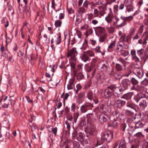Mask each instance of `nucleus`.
Masks as SVG:
<instances>
[{"instance_id":"48","label":"nucleus","mask_w":148,"mask_h":148,"mask_svg":"<svg viewBox=\"0 0 148 148\" xmlns=\"http://www.w3.org/2000/svg\"><path fill=\"white\" fill-rule=\"evenodd\" d=\"M79 143L77 141L73 143V148H79Z\"/></svg>"},{"instance_id":"14","label":"nucleus","mask_w":148,"mask_h":148,"mask_svg":"<svg viewBox=\"0 0 148 148\" xmlns=\"http://www.w3.org/2000/svg\"><path fill=\"white\" fill-rule=\"evenodd\" d=\"M126 102L121 100H117L115 102V106L118 108H121L123 106L125 105Z\"/></svg>"},{"instance_id":"27","label":"nucleus","mask_w":148,"mask_h":148,"mask_svg":"<svg viewBox=\"0 0 148 148\" xmlns=\"http://www.w3.org/2000/svg\"><path fill=\"white\" fill-rule=\"evenodd\" d=\"M117 60L121 62L124 66H126L129 63V62L125 61V60L121 57L120 58Z\"/></svg>"},{"instance_id":"61","label":"nucleus","mask_w":148,"mask_h":148,"mask_svg":"<svg viewBox=\"0 0 148 148\" xmlns=\"http://www.w3.org/2000/svg\"><path fill=\"white\" fill-rule=\"evenodd\" d=\"M123 42V45H124L125 46H123V48L125 49L128 48V42L127 41H122Z\"/></svg>"},{"instance_id":"22","label":"nucleus","mask_w":148,"mask_h":148,"mask_svg":"<svg viewBox=\"0 0 148 148\" xmlns=\"http://www.w3.org/2000/svg\"><path fill=\"white\" fill-rule=\"evenodd\" d=\"M113 93L108 89H107L105 90L103 94L106 98H108L111 97Z\"/></svg>"},{"instance_id":"19","label":"nucleus","mask_w":148,"mask_h":148,"mask_svg":"<svg viewBox=\"0 0 148 148\" xmlns=\"http://www.w3.org/2000/svg\"><path fill=\"white\" fill-rule=\"evenodd\" d=\"M130 89L131 90H134L137 92H141L143 90L142 87L138 85H133L131 87Z\"/></svg>"},{"instance_id":"32","label":"nucleus","mask_w":148,"mask_h":148,"mask_svg":"<svg viewBox=\"0 0 148 148\" xmlns=\"http://www.w3.org/2000/svg\"><path fill=\"white\" fill-rule=\"evenodd\" d=\"M121 18L122 19L123 21V23H121L120 22V24L117 25V27L118 28L121 27L123 26H124L126 23V22H125L126 17L121 16Z\"/></svg>"},{"instance_id":"58","label":"nucleus","mask_w":148,"mask_h":148,"mask_svg":"<svg viewBox=\"0 0 148 148\" xmlns=\"http://www.w3.org/2000/svg\"><path fill=\"white\" fill-rule=\"evenodd\" d=\"M9 13L11 14H13L14 13V10H12V7L11 5L9 6L8 8Z\"/></svg>"},{"instance_id":"24","label":"nucleus","mask_w":148,"mask_h":148,"mask_svg":"<svg viewBox=\"0 0 148 148\" xmlns=\"http://www.w3.org/2000/svg\"><path fill=\"white\" fill-rule=\"evenodd\" d=\"M143 30V27L141 26L140 28L138 33H137L135 36L133 38L134 40H137L139 38L140 34H141Z\"/></svg>"},{"instance_id":"40","label":"nucleus","mask_w":148,"mask_h":148,"mask_svg":"<svg viewBox=\"0 0 148 148\" xmlns=\"http://www.w3.org/2000/svg\"><path fill=\"white\" fill-rule=\"evenodd\" d=\"M108 32L110 33H113L114 31V28L111 25L109 27H108L107 28Z\"/></svg>"},{"instance_id":"25","label":"nucleus","mask_w":148,"mask_h":148,"mask_svg":"<svg viewBox=\"0 0 148 148\" xmlns=\"http://www.w3.org/2000/svg\"><path fill=\"white\" fill-rule=\"evenodd\" d=\"M126 106L128 108L134 109L135 108V104L130 101H128L126 103Z\"/></svg>"},{"instance_id":"46","label":"nucleus","mask_w":148,"mask_h":148,"mask_svg":"<svg viewBox=\"0 0 148 148\" xmlns=\"http://www.w3.org/2000/svg\"><path fill=\"white\" fill-rule=\"evenodd\" d=\"M148 80L147 79H145L143 81L141 82V84L142 85V86H143L144 87V86H146L148 84Z\"/></svg>"},{"instance_id":"20","label":"nucleus","mask_w":148,"mask_h":148,"mask_svg":"<svg viewBox=\"0 0 148 148\" xmlns=\"http://www.w3.org/2000/svg\"><path fill=\"white\" fill-rule=\"evenodd\" d=\"M133 92H129L126 94H124L121 97V98H124L127 100H130L132 98L133 95Z\"/></svg>"},{"instance_id":"37","label":"nucleus","mask_w":148,"mask_h":148,"mask_svg":"<svg viewBox=\"0 0 148 148\" xmlns=\"http://www.w3.org/2000/svg\"><path fill=\"white\" fill-rule=\"evenodd\" d=\"M112 115L114 117V118L116 119L119 117L120 115V113L118 111L115 110L113 112Z\"/></svg>"},{"instance_id":"12","label":"nucleus","mask_w":148,"mask_h":148,"mask_svg":"<svg viewBox=\"0 0 148 148\" xmlns=\"http://www.w3.org/2000/svg\"><path fill=\"white\" fill-rule=\"evenodd\" d=\"M130 81L128 79H123L121 83L122 86L128 88V86L130 85Z\"/></svg>"},{"instance_id":"9","label":"nucleus","mask_w":148,"mask_h":148,"mask_svg":"<svg viewBox=\"0 0 148 148\" xmlns=\"http://www.w3.org/2000/svg\"><path fill=\"white\" fill-rule=\"evenodd\" d=\"M133 73L139 78H142L143 75V72L139 68H135L133 70Z\"/></svg>"},{"instance_id":"55","label":"nucleus","mask_w":148,"mask_h":148,"mask_svg":"<svg viewBox=\"0 0 148 148\" xmlns=\"http://www.w3.org/2000/svg\"><path fill=\"white\" fill-rule=\"evenodd\" d=\"M71 123L69 122L68 121H66L65 122V125L66 127V128L68 130H69L70 128Z\"/></svg>"},{"instance_id":"16","label":"nucleus","mask_w":148,"mask_h":148,"mask_svg":"<svg viewBox=\"0 0 148 148\" xmlns=\"http://www.w3.org/2000/svg\"><path fill=\"white\" fill-rule=\"evenodd\" d=\"M131 54L132 57V59L136 62H139L140 61L139 58L136 55V52L134 50H132L131 51Z\"/></svg>"},{"instance_id":"56","label":"nucleus","mask_w":148,"mask_h":148,"mask_svg":"<svg viewBox=\"0 0 148 148\" xmlns=\"http://www.w3.org/2000/svg\"><path fill=\"white\" fill-rule=\"evenodd\" d=\"M87 41L86 40H85L83 45L82 47V49L83 50H85L87 48Z\"/></svg>"},{"instance_id":"33","label":"nucleus","mask_w":148,"mask_h":148,"mask_svg":"<svg viewBox=\"0 0 148 148\" xmlns=\"http://www.w3.org/2000/svg\"><path fill=\"white\" fill-rule=\"evenodd\" d=\"M86 54L89 57H93L95 56V54L94 52L90 50H88L85 51Z\"/></svg>"},{"instance_id":"30","label":"nucleus","mask_w":148,"mask_h":148,"mask_svg":"<svg viewBox=\"0 0 148 148\" xmlns=\"http://www.w3.org/2000/svg\"><path fill=\"white\" fill-rule=\"evenodd\" d=\"M119 148H127L126 143L124 140H122L120 141Z\"/></svg>"},{"instance_id":"47","label":"nucleus","mask_w":148,"mask_h":148,"mask_svg":"<svg viewBox=\"0 0 148 148\" xmlns=\"http://www.w3.org/2000/svg\"><path fill=\"white\" fill-rule=\"evenodd\" d=\"M58 11H61V10H59ZM60 13L59 16V18L60 19H62L64 18V11H62L61 12L60 11Z\"/></svg>"},{"instance_id":"5","label":"nucleus","mask_w":148,"mask_h":148,"mask_svg":"<svg viewBox=\"0 0 148 148\" xmlns=\"http://www.w3.org/2000/svg\"><path fill=\"white\" fill-rule=\"evenodd\" d=\"M113 137L112 134L111 133H103L101 135V139L104 141L110 142Z\"/></svg>"},{"instance_id":"21","label":"nucleus","mask_w":148,"mask_h":148,"mask_svg":"<svg viewBox=\"0 0 148 148\" xmlns=\"http://www.w3.org/2000/svg\"><path fill=\"white\" fill-rule=\"evenodd\" d=\"M108 89L111 90V92H113V94L115 96V92H116L118 90V88L115 85H113L108 87Z\"/></svg>"},{"instance_id":"60","label":"nucleus","mask_w":148,"mask_h":148,"mask_svg":"<svg viewBox=\"0 0 148 148\" xmlns=\"http://www.w3.org/2000/svg\"><path fill=\"white\" fill-rule=\"evenodd\" d=\"M105 36H101L99 38V41L101 42H103L105 40Z\"/></svg>"},{"instance_id":"34","label":"nucleus","mask_w":148,"mask_h":148,"mask_svg":"<svg viewBox=\"0 0 148 148\" xmlns=\"http://www.w3.org/2000/svg\"><path fill=\"white\" fill-rule=\"evenodd\" d=\"M92 33L93 30L92 29L90 28L87 30L86 32H85L84 34L86 36V37L87 38L88 36L92 34Z\"/></svg>"},{"instance_id":"52","label":"nucleus","mask_w":148,"mask_h":148,"mask_svg":"<svg viewBox=\"0 0 148 148\" xmlns=\"http://www.w3.org/2000/svg\"><path fill=\"white\" fill-rule=\"evenodd\" d=\"M135 29L134 28H131L130 31L129 35L130 36H132L133 35L135 31Z\"/></svg>"},{"instance_id":"28","label":"nucleus","mask_w":148,"mask_h":148,"mask_svg":"<svg viewBox=\"0 0 148 148\" xmlns=\"http://www.w3.org/2000/svg\"><path fill=\"white\" fill-rule=\"evenodd\" d=\"M134 7L133 6L131 5H127L126 6V11L128 12H133L134 11Z\"/></svg>"},{"instance_id":"1","label":"nucleus","mask_w":148,"mask_h":148,"mask_svg":"<svg viewBox=\"0 0 148 148\" xmlns=\"http://www.w3.org/2000/svg\"><path fill=\"white\" fill-rule=\"evenodd\" d=\"M77 54L76 48L73 47L68 51L67 55L68 58L70 57V63L71 70L73 72L75 71L76 69V61L77 60L76 56Z\"/></svg>"},{"instance_id":"54","label":"nucleus","mask_w":148,"mask_h":148,"mask_svg":"<svg viewBox=\"0 0 148 148\" xmlns=\"http://www.w3.org/2000/svg\"><path fill=\"white\" fill-rule=\"evenodd\" d=\"M88 27V24H85L84 25L81 27L80 29L82 30H84V29H87Z\"/></svg>"},{"instance_id":"6","label":"nucleus","mask_w":148,"mask_h":148,"mask_svg":"<svg viewBox=\"0 0 148 148\" xmlns=\"http://www.w3.org/2000/svg\"><path fill=\"white\" fill-rule=\"evenodd\" d=\"M111 117L107 114H101L99 117V121L101 123H103L108 120L110 119Z\"/></svg>"},{"instance_id":"49","label":"nucleus","mask_w":148,"mask_h":148,"mask_svg":"<svg viewBox=\"0 0 148 148\" xmlns=\"http://www.w3.org/2000/svg\"><path fill=\"white\" fill-rule=\"evenodd\" d=\"M79 115V114L78 112H76L74 113V121L75 122H76L77 121V120L78 117V116Z\"/></svg>"},{"instance_id":"38","label":"nucleus","mask_w":148,"mask_h":148,"mask_svg":"<svg viewBox=\"0 0 148 148\" xmlns=\"http://www.w3.org/2000/svg\"><path fill=\"white\" fill-rule=\"evenodd\" d=\"M131 82L133 85H137L138 83V81L134 77H132L131 79Z\"/></svg>"},{"instance_id":"35","label":"nucleus","mask_w":148,"mask_h":148,"mask_svg":"<svg viewBox=\"0 0 148 148\" xmlns=\"http://www.w3.org/2000/svg\"><path fill=\"white\" fill-rule=\"evenodd\" d=\"M109 75L117 79H118V78L116 77V75H118L114 71L113 69H112L111 71L109 73Z\"/></svg>"},{"instance_id":"50","label":"nucleus","mask_w":148,"mask_h":148,"mask_svg":"<svg viewBox=\"0 0 148 148\" xmlns=\"http://www.w3.org/2000/svg\"><path fill=\"white\" fill-rule=\"evenodd\" d=\"M61 23L62 22L61 21L59 20H58L56 21L55 25L56 27H60L61 26Z\"/></svg>"},{"instance_id":"7","label":"nucleus","mask_w":148,"mask_h":148,"mask_svg":"<svg viewBox=\"0 0 148 148\" xmlns=\"http://www.w3.org/2000/svg\"><path fill=\"white\" fill-rule=\"evenodd\" d=\"M98 67L100 69L101 71L108 72L109 69V67L107 64H106L103 61H102L99 63Z\"/></svg>"},{"instance_id":"51","label":"nucleus","mask_w":148,"mask_h":148,"mask_svg":"<svg viewBox=\"0 0 148 148\" xmlns=\"http://www.w3.org/2000/svg\"><path fill=\"white\" fill-rule=\"evenodd\" d=\"M95 132V130L93 129H91L89 131L88 133L87 134V136L88 137V135H92L94 134V133Z\"/></svg>"},{"instance_id":"11","label":"nucleus","mask_w":148,"mask_h":148,"mask_svg":"<svg viewBox=\"0 0 148 148\" xmlns=\"http://www.w3.org/2000/svg\"><path fill=\"white\" fill-rule=\"evenodd\" d=\"M139 101H140L139 106L142 108H143L147 106L146 99L144 98H142L138 100H136L137 102H138Z\"/></svg>"},{"instance_id":"59","label":"nucleus","mask_w":148,"mask_h":148,"mask_svg":"<svg viewBox=\"0 0 148 148\" xmlns=\"http://www.w3.org/2000/svg\"><path fill=\"white\" fill-rule=\"evenodd\" d=\"M134 18V17L132 16H130L128 17H126V19L125 21H127L128 22H130L131 21L132 19Z\"/></svg>"},{"instance_id":"4","label":"nucleus","mask_w":148,"mask_h":148,"mask_svg":"<svg viewBox=\"0 0 148 148\" xmlns=\"http://www.w3.org/2000/svg\"><path fill=\"white\" fill-rule=\"evenodd\" d=\"M137 53L140 58V62H145L147 60L146 56L144 50L143 49H141L138 50Z\"/></svg>"},{"instance_id":"63","label":"nucleus","mask_w":148,"mask_h":148,"mask_svg":"<svg viewBox=\"0 0 148 148\" xmlns=\"http://www.w3.org/2000/svg\"><path fill=\"white\" fill-rule=\"evenodd\" d=\"M125 114L128 116H131L134 114V113L131 111L127 110L125 112Z\"/></svg>"},{"instance_id":"15","label":"nucleus","mask_w":148,"mask_h":148,"mask_svg":"<svg viewBox=\"0 0 148 148\" xmlns=\"http://www.w3.org/2000/svg\"><path fill=\"white\" fill-rule=\"evenodd\" d=\"M98 9L99 10V14L101 16H103L106 14L107 10L106 7L100 6L98 7Z\"/></svg>"},{"instance_id":"29","label":"nucleus","mask_w":148,"mask_h":148,"mask_svg":"<svg viewBox=\"0 0 148 148\" xmlns=\"http://www.w3.org/2000/svg\"><path fill=\"white\" fill-rule=\"evenodd\" d=\"M121 56H122L124 57H126L129 54V52L127 50H125L122 49L121 51L119 53Z\"/></svg>"},{"instance_id":"57","label":"nucleus","mask_w":148,"mask_h":148,"mask_svg":"<svg viewBox=\"0 0 148 148\" xmlns=\"http://www.w3.org/2000/svg\"><path fill=\"white\" fill-rule=\"evenodd\" d=\"M95 51L97 53H100L103 55L104 54L101 51L100 47H97L95 49Z\"/></svg>"},{"instance_id":"41","label":"nucleus","mask_w":148,"mask_h":148,"mask_svg":"<svg viewBox=\"0 0 148 148\" xmlns=\"http://www.w3.org/2000/svg\"><path fill=\"white\" fill-rule=\"evenodd\" d=\"M144 125V124H143L142 122L139 121L138 122H137L136 123V127L137 129V128H139L140 127H142Z\"/></svg>"},{"instance_id":"13","label":"nucleus","mask_w":148,"mask_h":148,"mask_svg":"<svg viewBox=\"0 0 148 148\" xmlns=\"http://www.w3.org/2000/svg\"><path fill=\"white\" fill-rule=\"evenodd\" d=\"M75 81V79L73 77L70 79L67 85V88L68 90L73 89L74 86V82Z\"/></svg>"},{"instance_id":"45","label":"nucleus","mask_w":148,"mask_h":148,"mask_svg":"<svg viewBox=\"0 0 148 148\" xmlns=\"http://www.w3.org/2000/svg\"><path fill=\"white\" fill-rule=\"evenodd\" d=\"M94 96L93 93L91 92H89L88 93L87 97L88 99H89L91 100L93 98Z\"/></svg>"},{"instance_id":"53","label":"nucleus","mask_w":148,"mask_h":148,"mask_svg":"<svg viewBox=\"0 0 148 148\" xmlns=\"http://www.w3.org/2000/svg\"><path fill=\"white\" fill-rule=\"evenodd\" d=\"M76 105L74 103H72L71 107V109L72 112H75V110Z\"/></svg>"},{"instance_id":"2","label":"nucleus","mask_w":148,"mask_h":148,"mask_svg":"<svg viewBox=\"0 0 148 148\" xmlns=\"http://www.w3.org/2000/svg\"><path fill=\"white\" fill-rule=\"evenodd\" d=\"M111 14H108L105 18L106 21L108 23H110L111 25L115 26L117 23L120 24V19L116 16Z\"/></svg>"},{"instance_id":"36","label":"nucleus","mask_w":148,"mask_h":148,"mask_svg":"<svg viewBox=\"0 0 148 148\" xmlns=\"http://www.w3.org/2000/svg\"><path fill=\"white\" fill-rule=\"evenodd\" d=\"M93 14L94 17H99L100 15L99 10L97 8L94 9Z\"/></svg>"},{"instance_id":"26","label":"nucleus","mask_w":148,"mask_h":148,"mask_svg":"<svg viewBox=\"0 0 148 148\" xmlns=\"http://www.w3.org/2000/svg\"><path fill=\"white\" fill-rule=\"evenodd\" d=\"M70 143L68 141H66L62 143L60 145V148H69Z\"/></svg>"},{"instance_id":"18","label":"nucleus","mask_w":148,"mask_h":148,"mask_svg":"<svg viewBox=\"0 0 148 148\" xmlns=\"http://www.w3.org/2000/svg\"><path fill=\"white\" fill-rule=\"evenodd\" d=\"M132 134H134V136L136 137H141L143 136L142 133L141 132H139L138 129L136 128H135L132 132Z\"/></svg>"},{"instance_id":"64","label":"nucleus","mask_w":148,"mask_h":148,"mask_svg":"<svg viewBox=\"0 0 148 148\" xmlns=\"http://www.w3.org/2000/svg\"><path fill=\"white\" fill-rule=\"evenodd\" d=\"M83 75L81 73H79L77 75V78L78 79H82L83 77Z\"/></svg>"},{"instance_id":"17","label":"nucleus","mask_w":148,"mask_h":148,"mask_svg":"<svg viewBox=\"0 0 148 148\" xmlns=\"http://www.w3.org/2000/svg\"><path fill=\"white\" fill-rule=\"evenodd\" d=\"M114 120L110 119L108 125L110 126H113L114 127H116L118 125V121L116 119L113 118Z\"/></svg>"},{"instance_id":"8","label":"nucleus","mask_w":148,"mask_h":148,"mask_svg":"<svg viewBox=\"0 0 148 148\" xmlns=\"http://www.w3.org/2000/svg\"><path fill=\"white\" fill-rule=\"evenodd\" d=\"M118 90L116 92H115V96L116 97H119L121 96V95L124 93V92L127 89L126 88L124 87H119L118 88Z\"/></svg>"},{"instance_id":"42","label":"nucleus","mask_w":148,"mask_h":148,"mask_svg":"<svg viewBox=\"0 0 148 148\" xmlns=\"http://www.w3.org/2000/svg\"><path fill=\"white\" fill-rule=\"evenodd\" d=\"M78 12L80 14H82L86 12V10L83 7H80L78 10Z\"/></svg>"},{"instance_id":"10","label":"nucleus","mask_w":148,"mask_h":148,"mask_svg":"<svg viewBox=\"0 0 148 148\" xmlns=\"http://www.w3.org/2000/svg\"><path fill=\"white\" fill-rule=\"evenodd\" d=\"M80 58L81 59V60L84 62L90 60V58L87 55L85 51H84L83 53L80 55Z\"/></svg>"},{"instance_id":"3","label":"nucleus","mask_w":148,"mask_h":148,"mask_svg":"<svg viewBox=\"0 0 148 148\" xmlns=\"http://www.w3.org/2000/svg\"><path fill=\"white\" fill-rule=\"evenodd\" d=\"M93 107V105L89 102L85 103L83 105L81 106L80 111L82 113H84L89 110L92 109Z\"/></svg>"},{"instance_id":"44","label":"nucleus","mask_w":148,"mask_h":148,"mask_svg":"<svg viewBox=\"0 0 148 148\" xmlns=\"http://www.w3.org/2000/svg\"><path fill=\"white\" fill-rule=\"evenodd\" d=\"M57 129L56 127H55L54 128L52 127L51 128V131H50V130H49V131L50 132H52L56 136V133H57Z\"/></svg>"},{"instance_id":"62","label":"nucleus","mask_w":148,"mask_h":148,"mask_svg":"<svg viewBox=\"0 0 148 148\" xmlns=\"http://www.w3.org/2000/svg\"><path fill=\"white\" fill-rule=\"evenodd\" d=\"M126 127V124L125 123L122 124L121 126V129L124 131L125 130V129Z\"/></svg>"},{"instance_id":"43","label":"nucleus","mask_w":148,"mask_h":148,"mask_svg":"<svg viewBox=\"0 0 148 148\" xmlns=\"http://www.w3.org/2000/svg\"><path fill=\"white\" fill-rule=\"evenodd\" d=\"M87 18L89 21L91 20L94 17V15L92 13H89L87 14Z\"/></svg>"},{"instance_id":"39","label":"nucleus","mask_w":148,"mask_h":148,"mask_svg":"<svg viewBox=\"0 0 148 148\" xmlns=\"http://www.w3.org/2000/svg\"><path fill=\"white\" fill-rule=\"evenodd\" d=\"M115 67L118 71H121L122 70L123 67L120 64L116 63L115 65Z\"/></svg>"},{"instance_id":"31","label":"nucleus","mask_w":148,"mask_h":148,"mask_svg":"<svg viewBox=\"0 0 148 148\" xmlns=\"http://www.w3.org/2000/svg\"><path fill=\"white\" fill-rule=\"evenodd\" d=\"M54 42L57 45H58L60 44L61 42V35L60 34H59L58 36L54 38Z\"/></svg>"},{"instance_id":"23","label":"nucleus","mask_w":148,"mask_h":148,"mask_svg":"<svg viewBox=\"0 0 148 148\" xmlns=\"http://www.w3.org/2000/svg\"><path fill=\"white\" fill-rule=\"evenodd\" d=\"M116 41L114 40L111 42L109 45L108 50L109 52H111L113 49L115 47Z\"/></svg>"}]
</instances>
